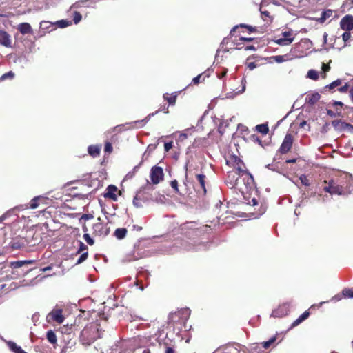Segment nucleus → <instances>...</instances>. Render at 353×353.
<instances>
[{
	"label": "nucleus",
	"mask_w": 353,
	"mask_h": 353,
	"mask_svg": "<svg viewBox=\"0 0 353 353\" xmlns=\"http://www.w3.org/2000/svg\"><path fill=\"white\" fill-rule=\"evenodd\" d=\"M88 254L87 252H83L81 254V255L79 257L76 264H80L83 263L84 261H85L88 258Z\"/></svg>",
	"instance_id": "obj_48"
},
{
	"label": "nucleus",
	"mask_w": 353,
	"mask_h": 353,
	"mask_svg": "<svg viewBox=\"0 0 353 353\" xmlns=\"http://www.w3.org/2000/svg\"><path fill=\"white\" fill-rule=\"evenodd\" d=\"M157 143L150 144L147 147L145 152L150 154L157 148Z\"/></svg>",
	"instance_id": "obj_49"
},
{
	"label": "nucleus",
	"mask_w": 353,
	"mask_h": 353,
	"mask_svg": "<svg viewBox=\"0 0 353 353\" xmlns=\"http://www.w3.org/2000/svg\"><path fill=\"white\" fill-rule=\"evenodd\" d=\"M99 337L97 325L85 327L81 332L80 341L83 345H90Z\"/></svg>",
	"instance_id": "obj_4"
},
{
	"label": "nucleus",
	"mask_w": 353,
	"mask_h": 353,
	"mask_svg": "<svg viewBox=\"0 0 353 353\" xmlns=\"http://www.w3.org/2000/svg\"><path fill=\"white\" fill-rule=\"evenodd\" d=\"M175 337V336H173L172 340L167 339L166 336L165 337L164 345L166 346L165 353H175L174 345H172V343L174 341Z\"/></svg>",
	"instance_id": "obj_26"
},
{
	"label": "nucleus",
	"mask_w": 353,
	"mask_h": 353,
	"mask_svg": "<svg viewBox=\"0 0 353 353\" xmlns=\"http://www.w3.org/2000/svg\"><path fill=\"white\" fill-rule=\"evenodd\" d=\"M71 24H72L71 21L65 20V19L57 21L54 23V25H57L61 28H66V27L70 26Z\"/></svg>",
	"instance_id": "obj_35"
},
{
	"label": "nucleus",
	"mask_w": 353,
	"mask_h": 353,
	"mask_svg": "<svg viewBox=\"0 0 353 353\" xmlns=\"http://www.w3.org/2000/svg\"><path fill=\"white\" fill-rule=\"evenodd\" d=\"M276 63H283L285 61L284 57L282 55H276L272 57Z\"/></svg>",
	"instance_id": "obj_50"
},
{
	"label": "nucleus",
	"mask_w": 353,
	"mask_h": 353,
	"mask_svg": "<svg viewBox=\"0 0 353 353\" xmlns=\"http://www.w3.org/2000/svg\"><path fill=\"white\" fill-rule=\"evenodd\" d=\"M45 198L41 196H37L34 197L30 203V208L36 209L39 206V201L44 200Z\"/></svg>",
	"instance_id": "obj_32"
},
{
	"label": "nucleus",
	"mask_w": 353,
	"mask_h": 353,
	"mask_svg": "<svg viewBox=\"0 0 353 353\" xmlns=\"http://www.w3.org/2000/svg\"><path fill=\"white\" fill-rule=\"evenodd\" d=\"M233 159L236 163L238 171V185L235 187V189L243 193L245 191L251 188L254 179L250 173L244 171L241 168L240 164H242L243 162L239 157L234 156Z\"/></svg>",
	"instance_id": "obj_3"
},
{
	"label": "nucleus",
	"mask_w": 353,
	"mask_h": 353,
	"mask_svg": "<svg viewBox=\"0 0 353 353\" xmlns=\"http://www.w3.org/2000/svg\"><path fill=\"white\" fill-rule=\"evenodd\" d=\"M46 339L48 341L49 343H50L52 345H54L57 343V339L55 332L52 330H48L46 333Z\"/></svg>",
	"instance_id": "obj_30"
},
{
	"label": "nucleus",
	"mask_w": 353,
	"mask_h": 353,
	"mask_svg": "<svg viewBox=\"0 0 353 353\" xmlns=\"http://www.w3.org/2000/svg\"><path fill=\"white\" fill-rule=\"evenodd\" d=\"M307 77L311 79L316 80L319 78V73L314 70H310L307 72Z\"/></svg>",
	"instance_id": "obj_41"
},
{
	"label": "nucleus",
	"mask_w": 353,
	"mask_h": 353,
	"mask_svg": "<svg viewBox=\"0 0 353 353\" xmlns=\"http://www.w3.org/2000/svg\"><path fill=\"white\" fill-rule=\"evenodd\" d=\"M172 147H173L172 141L166 142L164 144V149H165V152H168L170 149L172 148Z\"/></svg>",
	"instance_id": "obj_52"
},
{
	"label": "nucleus",
	"mask_w": 353,
	"mask_h": 353,
	"mask_svg": "<svg viewBox=\"0 0 353 353\" xmlns=\"http://www.w3.org/2000/svg\"><path fill=\"white\" fill-rule=\"evenodd\" d=\"M168 106L166 105H164L161 110L165 111V112H168ZM161 110H157L154 113L149 114L144 119L142 120H138L134 122L127 123L123 126L128 125V127L126 129L130 128H141L143 125H145V123L149 121L151 117L154 116V114H157Z\"/></svg>",
	"instance_id": "obj_6"
},
{
	"label": "nucleus",
	"mask_w": 353,
	"mask_h": 353,
	"mask_svg": "<svg viewBox=\"0 0 353 353\" xmlns=\"http://www.w3.org/2000/svg\"><path fill=\"white\" fill-rule=\"evenodd\" d=\"M248 68L250 70H252L254 69H255L256 68V64L254 63V62H250L248 64Z\"/></svg>",
	"instance_id": "obj_64"
},
{
	"label": "nucleus",
	"mask_w": 353,
	"mask_h": 353,
	"mask_svg": "<svg viewBox=\"0 0 353 353\" xmlns=\"http://www.w3.org/2000/svg\"><path fill=\"white\" fill-rule=\"evenodd\" d=\"M153 190L152 185L151 183H150L148 181H147L145 186L141 188L137 192V195L134 197L133 201H132L133 205L136 208H141L142 205L139 201V200H141L143 201H148L149 199L148 197H145L144 196V194L145 193L146 190Z\"/></svg>",
	"instance_id": "obj_5"
},
{
	"label": "nucleus",
	"mask_w": 353,
	"mask_h": 353,
	"mask_svg": "<svg viewBox=\"0 0 353 353\" xmlns=\"http://www.w3.org/2000/svg\"><path fill=\"white\" fill-rule=\"evenodd\" d=\"M343 6L344 8L347 7V6H350V7L353 6V0H346V1L343 3Z\"/></svg>",
	"instance_id": "obj_61"
},
{
	"label": "nucleus",
	"mask_w": 353,
	"mask_h": 353,
	"mask_svg": "<svg viewBox=\"0 0 353 353\" xmlns=\"http://www.w3.org/2000/svg\"><path fill=\"white\" fill-rule=\"evenodd\" d=\"M332 193L331 194L344 195L347 193L343 184L341 183H338L334 180H332Z\"/></svg>",
	"instance_id": "obj_14"
},
{
	"label": "nucleus",
	"mask_w": 353,
	"mask_h": 353,
	"mask_svg": "<svg viewBox=\"0 0 353 353\" xmlns=\"http://www.w3.org/2000/svg\"><path fill=\"white\" fill-rule=\"evenodd\" d=\"M299 180H300V181H301L302 185H303L305 186H309L310 185L309 180L307 179V176L305 174H301L299 176Z\"/></svg>",
	"instance_id": "obj_45"
},
{
	"label": "nucleus",
	"mask_w": 353,
	"mask_h": 353,
	"mask_svg": "<svg viewBox=\"0 0 353 353\" xmlns=\"http://www.w3.org/2000/svg\"><path fill=\"white\" fill-rule=\"evenodd\" d=\"M327 115H329L331 117H335L337 115L340 114L339 113L336 114L334 111H332V110H329V109L327 110Z\"/></svg>",
	"instance_id": "obj_63"
},
{
	"label": "nucleus",
	"mask_w": 353,
	"mask_h": 353,
	"mask_svg": "<svg viewBox=\"0 0 353 353\" xmlns=\"http://www.w3.org/2000/svg\"><path fill=\"white\" fill-rule=\"evenodd\" d=\"M333 12L332 10H326L321 13V17L318 21L321 23L325 22L327 19L332 16Z\"/></svg>",
	"instance_id": "obj_31"
},
{
	"label": "nucleus",
	"mask_w": 353,
	"mask_h": 353,
	"mask_svg": "<svg viewBox=\"0 0 353 353\" xmlns=\"http://www.w3.org/2000/svg\"><path fill=\"white\" fill-rule=\"evenodd\" d=\"M293 143L292 136L290 134L285 135L284 140L283 141L279 152L281 154H285L289 152L292 148Z\"/></svg>",
	"instance_id": "obj_10"
},
{
	"label": "nucleus",
	"mask_w": 353,
	"mask_h": 353,
	"mask_svg": "<svg viewBox=\"0 0 353 353\" xmlns=\"http://www.w3.org/2000/svg\"><path fill=\"white\" fill-rule=\"evenodd\" d=\"M34 262V260H23L16 261L10 263V267L13 269H17L23 267L25 265L32 264Z\"/></svg>",
	"instance_id": "obj_23"
},
{
	"label": "nucleus",
	"mask_w": 353,
	"mask_h": 353,
	"mask_svg": "<svg viewBox=\"0 0 353 353\" xmlns=\"http://www.w3.org/2000/svg\"><path fill=\"white\" fill-rule=\"evenodd\" d=\"M112 143L109 141H106L105 143V146H104V151L106 153H111L112 152Z\"/></svg>",
	"instance_id": "obj_47"
},
{
	"label": "nucleus",
	"mask_w": 353,
	"mask_h": 353,
	"mask_svg": "<svg viewBox=\"0 0 353 353\" xmlns=\"http://www.w3.org/2000/svg\"><path fill=\"white\" fill-rule=\"evenodd\" d=\"M211 226L210 225H203L202 227H200L199 228H197V232L199 234L202 233H208L210 231H211Z\"/></svg>",
	"instance_id": "obj_42"
},
{
	"label": "nucleus",
	"mask_w": 353,
	"mask_h": 353,
	"mask_svg": "<svg viewBox=\"0 0 353 353\" xmlns=\"http://www.w3.org/2000/svg\"><path fill=\"white\" fill-rule=\"evenodd\" d=\"M276 336H272L268 341H264L261 343L262 347L265 349L268 348L272 343H274L276 341Z\"/></svg>",
	"instance_id": "obj_37"
},
{
	"label": "nucleus",
	"mask_w": 353,
	"mask_h": 353,
	"mask_svg": "<svg viewBox=\"0 0 353 353\" xmlns=\"http://www.w3.org/2000/svg\"><path fill=\"white\" fill-rule=\"evenodd\" d=\"M256 129L259 132L263 134H267L268 132H269V128L268 124L266 123L257 125L256 126Z\"/></svg>",
	"instance_id": "obj_33"
},
{
	"label": "nucleus",
	"mask_w": 353,
	"mask_h": 353,
	"mask_svg": "<svg viewBox=\"0 0 353 353\" xmlns=\"http://www.w3.org/2000/svg\"><path fill=\"white\" fill-rule=\"evenodd\" d=\"M351 37V33L350 31H345L342 34V39L345 42H347Z\"/></svg>",
	"instance_id": "obj_51"
},
{
	"label": "nucleus",
	"mask_w": 353,
	"mask_h": 353,
	"mask_svg": "<svg viewBox=\"0 0 353 353\" xmlns=\"http://www.w3.org/2000/svg\"><path fill=\"white\" fill-rule=\"evenodd\" d=\"M101 149L100 145H91L88 148V152L91 157H97L100 154Z\"/></svg>",
	"instance_id": "obj_20"
},
{
	"label": "nucleus",
	"mask_w": 353,
	"mask_h": 353,
	"mask_svg": "<svg viewBox=\"0 0 353 353\" xmlns=\"http://www.w3.org/2000/svg\"><path fill=\"white\" fill-rule=\"evenodd\" d=\"M76 342L70 339L68 343L65 344V345L62 348L61 353H66L68 349H71L73 346H74Z\"/></svg>",
	"instance_id": "obj_38"
},
{
	"label": "nucleus",
	"mask_w": 353,
	"mask_h": 353,
	"mask_svg": "<svg viewBox=\"0 0 353 353\" xmlns=\"http://www.w3.org/2000/svg\"><path fill=\"white\" fill-rule=\"evenodd\" d=\"M238 345L228 344L223 347V353H239Z\"/></svg>",
	"instance_id": "obj_28"
},
{
	"label": "nucleus",
	"mask_w": 353,
	"mask_h": 353,
	"mask_svg": "<svg viewBox=\"0 0 353 353\" xmlns=\"http://www.w3.org/2000/svg\"><path fill=\"white\" fill-rule=\"evenodd\" d=\"M150 176L152 184H158L163 179L162 168L157 165L152 167L150 170Z\"/></svg>",
	"instance_id": "obj_7"
},
{
	"label": "nucleus",
	"mask_w": 353,
	"mask_h": 353,
	"mask_svg": "<svg viewBox=\"0 0 353 353\" xmlns=\"http://www.w3.org/2000/svg\"><path fill=\"white\" fill-rule=\"evenodd\" d=\"M340 27L345 31H350L353 29V16L347 14L340 21Z\"/></svg>",
	"instance_id": "obj_11"
},
{
	"label": "nucleus",
	"mask_w": 353,
	"mask_h": 353,
	"mask_svg": "<svg viewBox=\"0 0 353 353\" xmlns=\"http://www.w3.org/2000/svg\"><path fill=\"white\" fill-rule=\"evenodd\" d=\"M225 183L230 188H235L238 185V171L229 172L225 180Z\"/></svg>",
	"instance_id": "obj_12"
},
{
	"label": "nucleus",
	"mask_w": 353,
	"mask_h": 353,
	"mask_svg": "<svg viewBox=\"0 0 353 353\" xmlns=\"http://www.w3.org/2000/svg\"><path fill=\"white\" fill-rule=\"evenodd\" d=\"M83 238L85 240L86 243H94L93 239L87 233L83 234Z\"/></svg>",
	"instance_id": "obj_58"
},
{
	"label": "nucleus",
	"mask_w": 353,
	"mask_h": 353,
	"mask_svg": "<svg viewBox=\"0 0 353 353\" xmlns=\"http://www.w3.org/2000/svg\"><path fill=\"white\" fill-rule=\"evenodd\" d=\"M196 178L200 185V188H198L196 191L199 194H201L203 196L205 195L207 192L205 188V175L203 174H198L196 175Z\"/></svg>",
	"instance_id": "obj_13"
},
{
	"label": "nucleus",
	"mask_w": 353,
	"mask_h": 353,
	"mask_svg": "<svg viewBox=\"0 0 353 353\" xmlns=\"http://www.w3.org/2000/svg\"><path fill=\"white\" fill-rule=\"evenodd\" d=\"M171 187L175 190V192L179 194H183L184 193L181 192L179 189L178 181L176 180H173L170 183Z\"/></svg>",
	"instance_id": "obj_43"
},
{
	"label": "nucleus",
	"mask_w": 353,
	"mask_h": 353,
	"mask_svg": "<svg viewBox=\"0 0 353 353\" xmlns=\"http://www.w3.org/2000/svg\"><path fill=\"white\" fill-rule=\"evenodd\" d=\"M344 296L343 294H336L335 296H334L331 299H330V301H332V302H337V301H339L340 300H341L342 297Z\"/></svg>",
	"instance_id": "obj_53"
},
{
	"label": "nucleus",
	"mask_w": 353,
	"mask_h": 353,
	"mask_svg": "<svg viewBox=\"0 0 353 353\" xmlns=\"http://www.w3.org/2000/svg\"><path fill=\"white\" fill-rule=\"evenodd\" d=\"M261 347H261L259 345H256L249 350L248 353H263V351L261 350Z\"/></svg>",
	"instance_id": "obj_46"
},
{
	"label": "nucleus",
	"mask_w": 353,
	"mask_h": 353,
	"mask_svg": "<svg viewBox=\"0 0 353 353\" xmlns=\"http://www.w3.org/2000/svg\"><path fill=\"white\" fill-rule=\"evenodd\" d=\"M332 125L335 130L339 132H343L347 130L350 132H353V125L341 120H334L332 122Z\"/></svg>",
	"instance_id": "obj_9"
},
{
	"label": "nucleus",
	"mask_w": 353,
	"mask_h": 353,
	"mask_svg": "<svg viewBox=\"0 0 353 353\" xmlns=\"http://www.w3.org/2000/svg\"><path fill=\"white\" fill-rule=\"evenodd\" d=\"M247 26L248 25L247 24H245V23H241L240 25L239 26H234L230 31V34L232 35L233 32H234L236 30V28H238L239 27H241V28H247Z\"/></svg>",
	"instance_id": "obj_56"
},
{
	"label": "nucleus",
	"mask_w": 353,
	"mask_h": 353,
	"mask_svg": "<svg viewBox=\"0 0 353 353\" xmlns=\"http://www.w3.org/2000/svg\"><path fill=\"white\" fill-rule=\"evenodd\" d=\"M52 318L54 321L59 323H61L64 321V316L62 314V310L59 309L52 310L50 313Z\"/></svg>",
	"instance_id": "obj_21"
},
{
	"label": "nucleus",
	"mask_w": 353,
	"mask_h": 353,
	"mask_svg": "<svg viewBox=\"0 0 353 353\" xmlns=\"http://www.w3.org/2000/svg\"><path fill=\"white\" fill-rule=\"evenodd\" d=\"M202 76V74L197 75L196 77L192 79V83L194 84H198L200 82V79Z\"/></svg>",
	"instance_id": "obj_59"
},
{
	"label": "nucleus",
	"mask_w": 353,
	"mask_h": 353,
	"mask_svg": "<svg viewBox=\"0 0 353 353\" xmlns=\"http://www.w3.org/2000/svg\"><path fill=\"white\" fill-rule=\"evenodd\" d=\"M93 219V216L90 214H84L82 215L81 218V220L82 219H84V220H89V219Z\"/></svg>",
	"instance_id": "obj_62"
},
{
	"label": "nucleus",
	"mask_w": 353,
	"mask_h": 353,
	"mask_svg": "<svg viewBox=\"0 0 353 353\" xmlns=\"http://www.w3.org/2000/svg\"><path fill=\"white\" fill-rule=\"evenodd\" d=\"M290 303H284L279 305L276 309L274 310L271 314L272 317L281 318L288 315L290 312Z\"/></svg>",
	"instance_id": "obj_8"
},
{
	"label": "nucleus",
	"mask_w": 353,
	"mask_h": 353,
	"mask_svg": "<svg viewBox=\"0 0 353 353\" xmlns=\"http://www.w3.org/2000/svg\"><path fill=\"white\" fill-rule=\"evenodd\" d=\"M15 77V74L12 71H9L0 77V81H3L7 79H13Z\"/></svg>",
	"instance_id": "obj_36"
},
{
	"label": "nucleus",
	"mask_w": 353,
	"mask_h": 353,
	"mask_svg": "<svg viewBox=\"0 0 353 353\" xmlns=\"http://www.w3.org/2000/svg\"><path fill=\"white\" fill-rule=\"evenodd\" d=\"M185 179L183 180V184L185 186V189L188 190V173H187L188 163H186V165L185 166Z\"/></svg>",
	"instance_id": "obj_54"
},
{
	"label": "nucleus",
	"mask_w": 353,
	"mask_h": 353,
	"mask_svg": "<svg viewBox=\"0 0 353 353\" xmlns=\"http://www.w3.org/2000/svg\"><path fill=\"white\" fill-rule=\"evenodd\" d=\"M87 249H88V248L85 245V244H79V248L77 250V251L76 252V254H79L80 252H82V251H83L85 250H87Z\"/></svg>",
	"instance_id": "obj_60"
},
{
	"label": "nucleus",
	"mask_w": 353,
	"mask_h": 353,
	"mask_svg": "<svg viewBox=\"0 0 353 353\" xmlns=\"http://www.w3.org/2000/svg\"><path fill=\"white\" fill-rule=\"evenodd\" d=\"M341 83V81L340 79H337V80H335L333 82H332L330 84L326 85L324 88V89L325 90H327V89L332 90V89L335 88L336 87L340 85Z\"/></svg>",
	"instance_id": "obj_39"
},
{
	"label": "nucleus",
	"mask_w": 353,
	"mask_h": 353,
	"mask_svg": "<svg viewBox=\"0 0 353 353\" xmlns=\"http://www.w3.org/2000/svg\"><path fill=\"white\" fill-rule=\"evenodd\" d=\"M18 30L22 34L32 33V28L28 23H20L18 26Z\"/></svg>",
	"instance_id": "obj_22"
},
{
	"label": "nucleus",
	"mask_w": 353,
	"mask_h": 353,
	"mask_svg": "<svg viewBox=\"0 0 353 353\" xmlns=\"http://www.w3.org/2000/svg\"><path fill=\"white\" fill-rule=\"evenodd\" d=\"M7 344L8 348L13 353H28L25 352L21 346L18 345L15 342L12 341H6L2 337L1 338Z\"/></svg>",
	"instance_id": "obj_17"
},
{
	"label": "nucleus",
	"mask_w": 353,
	"mask_h": 353,
	"mask_svg": "<svg viewBox=\"0 0 353 353\" xmlns=\"http://www.w3.org/2000/svg\"><path fill=\"white\" fill-rule=\"evenodd\" d=\"M343 294L345 298L353 299V288H345L343 290Z\"/></svg>",
	"instance_id": "obj_40"
},
{
	"label": "nucleus",
	"mask_w": 353,
	"mask_h": 353,
	"mask_svg": "<svg viewBox=\"0 0 353 353\" xmlns=\"http://www.w3.org/2000/svg\"><path fill=\"white\" fill-rule=\"evenodd\" d=\"M332 180L329 181L328 183V185L325 186L323 188V190L327 192H329L330 194L332 193Z\"/></svg>",
	"instance_id": "obj_55"
},
{
	"label": "nucleus",
	"mask_w": 353,
	"mask_h": 353,
	"mask_svg": "<svg viewBox=\"0 0 353 353\" xmlns=\"http://www.w3.org/2000/svg\"><path fill=\"white\" fill-rule=\"evenodd\" d=\"M10 57L12 59L14 63H26L28 62V59L23 54L20 55L10 54Z\"/></svg>",
	"instance_id": "obj_25"
},
{
	"label": "nucleus",
	"mask_w": 353,
	"mask_h": 353,
	"mask_svg": "<svg viewBox=\"0 0 353 353\" xmlns=\"http://www.w3.org/2000/svg\"><path fill=\"white\" fill-rule=\"evenodd\" d=\"M349 85L348 83H345L344 85L341 86L339 88V92H346L348 90Z\"/></svg>",
	"instance_id": "obj_57"
},
{
	"label": "nucleus",
	"mask_w": 353,
	"mask_h": 353,
	"mask_svg": "<svg viewBox=\"0 0 353 353\" xmlns=\"http://www.w3.org/2000/svg\"><path fill=\"white\" fill-rule=\"evenodd\" d=\"M320 97L321 96L318 92H314L308 94L305 98V101L308 104L312 105L320 99Z\"/></svg>",
	"instance_id": "obj_24"
},
{
	"label": "nucleus",
	"mask_w": 353,
	"mask_h": 353,
	"mask_svg": "<svg viewBox=\"0 0 353 353\" xmlns=\"http://www.w3.org/2000/svg\"><path fill=\"white\" fill-rule=\"evenodd\" d=\"M127 230L125 228H119L116 229L114 235L118 240H122L126 236Z\"/></svg>",
	"instance_id": "obj_29"
},
{
	"label": "nucleus",
	"mask_w": 353,
	"mask_h": 353,
	"mask_svg": "<svg viewBox=\"0 0 353 353\" xmlns=\"http://www.w3.org/2000/svg\"><path fill=\"white\" fill-rule=\"evenodd\" d=\"M82 19V16L81 14H80V12H77V11H75L74 12V16H73V21H74V23L75 24H77L79 23L81 20Z\"/></svg>",
	"instance_id": "obj_44"
},
{
	"label": "nucleus",
	"mask_w": 353,
	"mask_h": 353,
	"mask_svg": "<svg viewBox=\"0 0 353 353\" xmlns=\"http://www.w3.org/2000/svg\"><path fill=\"white\" fill-rule=\"evenodd\" d=\"M294 38H280L276 41V43L281 46H287L292 43Z\"/></svg>",
	"instance_id": "obj_34"
},
{
	"label": "nucleus",
	"mask_w": 353,
	"mask_h": 353,
	"mask_svg": "<svg viewBox=\"0 0 353 353\" xmlns=\"http://www.w3.org/2000/svg\"><path fill=\"white\" fill-rule=\"evenodd\" d=\"M54 26L53 23L42 21L40 23V32L41 33V36L44 35L46 32H49L52 30L50 29Z\"/></svg>",
	"instance_id": "obj_19"
},
{
	"label": "nucleus",
	"mask_w": 353,
	"mask_h": 353,
	"mask_svg": "<svg viewBox=\"0 0 353 353\" xmlns=\"http://www.w3.org/2000/svg\"><path fill=\"white\" fill-rule=\"evenodd\" d=\"M177 95H178V92H176L172 93L170 96L168 93H165L163 94V97L164 100H165L168 102L169 105H173L176 103Z\"/></svg>",
	"instance_id": "obj_27"
},
{
	"label": "nucleus",
	"mask_w": 353,
	"mask_h": 353,
	"mask_svg": "<svg viewBox=\"0 0 353 353\" xmlns=\"http://www.w3.org/2000/svg\"><path fill=\"white\" fill-rule=\"evenodd\" d=\"M0 44L9 48L11 47V37L4 30H0Z\"/></svg>",
	"instance_id": "obj_16"
},
{
	"label": "nucleus",
	"mask_w": 353,
	"mask_h": 353,
	"mask_svg": "<svg viewBox=\"0 0 353 353\" xmlns=\"http://www.w3.org/2000/svg\"><path fill=\"white\" fill-rule=\"evenodd\" d=\"M154 244H133V250L125 254L122 258L123 263L130 262L150 256V249ZM157 253L172 254L179 252H199L208 249L207 244H157Z\"/></svg>",
	"instance_id": "obj_1"
},
{
	"label": "nucleus",
	"mask_w": 353,
	"mask_h": 353,
	"mask_svg": "<svg viewBox=\"0 0 353 353\" xmlns=\"http://www.w3.org/2000/svg\"><path fill=\"white\" fill-rule=\"evenodd\" d=\"M310 316V312L308 310L305 311L303 313H302L295 321L292 322V323L290 325V329H292L299 324H301L303 321L306 320Z\"/></svg>",
	"instance_id": "obj_18"
},
{
	"label": "nucleus",
	"mask_w": 353,
	"mask_h": 353,
	"mask_svg": "<svg viewBox=\"0 0 353 353\" xmlns=\"http://www.w3.org/2000/svg\"><path fill=\"white\" fill-rule=\"evenodd\" d=\"M190 315L189 308H182L174 312H171L168 319V328L169 331L166 333V338L172 340L173 336L179 338V334L183 330L188 331L190 326L187 325V321Z\"/></svg>",
	"instance_id": "obj_2"
},
{
	"label": "nucleus",
	"mask_w": 353,
	"mask_h": 353,
	"mask_svg": "<svg viewBox=\"0 0 353 353\" xmlns=\"http://www.w3.org/2000/svg\"><path fill=\"white\" fill-rule=\"evenodd\" d=\"M117 187L114 185H109L106 188L105 192L103 194V196L105 198H108L112 199L114 201H117V196L116 195V192H117Z\"/></svg>",
	"instance_id": "obj_15"
}]
</instances>
